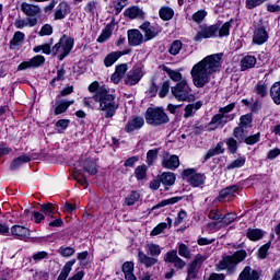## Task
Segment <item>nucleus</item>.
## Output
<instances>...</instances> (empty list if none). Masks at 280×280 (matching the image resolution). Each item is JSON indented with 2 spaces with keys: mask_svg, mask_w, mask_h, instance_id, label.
I'll use <instances>...</instances> for the list:
<instances>
[{
  "mask_svg": "<svg viewBox=\"0 0 280 280\" xmlns=\"http://www.w3.org/2000/svg\"><path fill=\"white\" fill-rule=\"evenodd\" d=\"M218 30H220V25L218 24L201 27L194 37L195 43H201L205 38H213V36H218Z\"/></svg>",
  "mask_w": 280,
  "mask_h": 280,
  "instance_id": "9d476101",
  "label": "nucleus"
},
{
  "mask_svg": "<svg viewBox=\"0 0 280 280\" xmlns=\"http://www.w3.org/2000/svg\"><path fill=\"white\" fill-rule=\"evenodd\" d=\"M182 49L183 42H180V39H175L168 48V54H171V56H178Z\"/></svg>",
  "mask_w": 280,
  "mask_h": 280,
  "instance_id": "a19ab883",
  "label": "nucleus"
},
{
  "mask_svg": "<svg viewBox=\"0 0 280 280\" xmlns=\"http://www.w3.org/2000/svg\"><path fill=\"white\" fill-rule=\"evenodd\" d=\"M237 191H240V186L226 187L219 192V198L220 200H232Z\"/></svg>",
  "mask_w": 280,
  "mask_h": 280,
  "instance_id": "5701e85b",
  "label": "nucleus"
},
{
  "mask_svg": "<svg viewBox=\"0 0 280 280\" xmlns=\"http://www.w3.org/2000/svg\"><path fill=\"white\" fill-rule=\"evenodd\" d=\"M268 40V32L264 27H258L255 30L253 35L254 45H264Z\"/></svg>",
  "mask_w": 280,
  "mask_h": 280,
  "instance_id": "412c9836",
  "label": "nucleus"
},
{
  "mask_svg": "<svg viewBox=\"0 0 280 280\" xmlns=\"http://www.w3.org/2000/svg\"><path fill=\"white\" fill-rule=\"evenodd\" d=\"M271 100L279 105L280 104V81L275 82L270 88Z\"/></svg>",
  "mask_w": 280,
  "mask_h": 280,
  "instance_id": "e433bc0d",
  "label": "nucleus"
},
{
  "mask_svg": "<svg viewBox=\"0 0 280 280\" xmlns=\"http://www.w3.org/2000/svg\"><path fill=\"white\" fill-rule=\"evenodd\" d=\"M260 137H261V133L259 132L252 135L249 137H245V140L243 141V143H246L247 145H255V143H259Z\"/></svg>",
  "mask_w": 280,
  "mask_h": 280,
  "instance_id": "4d7b16f0",
  "label": "nucleus"
},
{
  "mask_svg": "<svg viewBox=\"0 0 280 280\" xmlns=\"http://www.w3.org/2000/svg\"><path fill=\"white\" fill-rule=\"evenodd\" d=\"M159 158V149H152L147 152V164L154 165V162Z\"/></svg>",
  "mask_w": 280,
  "mask_h": 280,
  "instance_id": "09e8293b",
  "label": "nucleus"
},
{
  "mask_svg": "<svg viewBox=\"0 0 280 280\" xmlns=\"http://www.w3.org/2000/svg\"><path fill=\"white\" fill-rule=\"evenodd\" d=\"M182 178L189 183L191 187H200L207 180L205 174L196 172L195 168H185L182 173Z\"/></svg>",
  "mask_w": 280,
  "mask_h": 280,
  "instance_id": "6e6552de",
  "label": "nucleus"
},
{
  "mask_svg": "<svg viewBox=\"0 0 280 280\" xmlns=\"http://www.w3.org/2000/svg\"><path fill=\"white\" fill-rule=\"evenodd\" d=\"M128 45L130 47H139V45H143L145 43V38L143 37V33L141 31L133 28L127 32Z\"/></svg>",
  "mask_w": 280,
  "mask_h": 280,
  "instance_id": "4468645a",
  "label": "nucleus"
},
{
  "mask_svg": "<svg viewBox=\"0 0 280 280\" xmlns=\"http://www.w3.org/2000/svg\"><path fill=\"white\" fill-rule=\"evenodd\" d=\"M16 30H23V27H36L38 25L37 18L16 19L14 22Z\"/></svg>",
  "mask_w": 280,
  "mask_h": 280,
  "instance_id": "aec40b11",
  "label": "nucleus"
},
{
  "mask_svg": "<svg viewBox=\"0 0 280 280\" xmlns=\"http://www.w3.org/2000/svg\"><path fill=\"white\" fill-rule=\"evenodd\" d=\"M30 161H32V158H30V155H21L11 162L10 170L14 172L19 170L21 165H25V163H30Z\"/></svg>",
  "mask_w": 280,
  "mask_h": 280,
  "instance_id": "7c9ffc66",
  "label": "nucleus"
},
{
  "mask_svg": "<svg viewBox=\"0 0 280 280\" xmlns=\"http://www.w3.org/2000/svg\"><path fill=\"white\" fill-rule=\"evenodd\" d=\"M200 267H198V265H195V262H190L187 267V272H188V277L189 279H196L198 277V269Z\"/></svg>",
  "mask_w": 280,
  "mask_h": 280,
  "instance_id": "6e6d98bb",
  "label": "nucleus"
},
{
  "mask_svg": "<svg viewBox=\"0 0 280 280\" xmlns=\"http://www.w3.org/2000/svg\"><path fill=\"white\" fill-rule=\"evenodd\" d=\"M69 105H67L65 101H60L59 103H57V106L55 108V115H62V113H67Z\"/></svg>",
  "mask_w": 280,
  "mask_h": 280,
  "instance_id": "0e129e2a",
  "label": "nucleus"
},
{
  "mask_svg": "<svg viewBox=\"0 0 280 280\" xmlns=\"http://www.w3.org/2000/svg\"><path fill=\"white\" fill-rule=\"evenodd\" d=\"M140 30L144 34V42L148 43V40H152V38H156L159 34H161V28L153 26L150 24V22H144L140 25Z\"/></svg>",
  "mask_w": 280,
  "mask_h": 280,
  "instance_id": "ddd939ff",
  "label": "nucleus"
},
{
  "mask_svg": "<svg viewBox=\"0 0 280 280\" xmlns=\"http://www.w3.org/2000/svg\"><path fill=\"white\" fill-rule=\"evenodd\" d=\"M145 121L150 126H164V124H170V117L163 107H149L145 113Z\"/></svg>",
  "mask_w": 280,
  "mask_h": 280,
  "instance_id": "39448f33",
  "label": "nucleus"
},
{
  "mask_svg": "<svg viewBox=\"0 0 280 280\" xmlns=\"http://www.w3.org/2000/svg\"><path fill=\"white\" fill-rule=\"evenodd\" d=\"M145 124V120L143 119V117L141 116H137L132 119H129L125 130L126 132H135V130H139L141 128H143V125Z\"/></svg>",
  "mask_w": 280,
  "mask_h": 280,
  "instance_id": "f3484780",
  "label": "nucleus"
},
{
  "mask_svg": "<svg viewBox=\"0 0 280 280\" xmlns=\"http://www.w3.org/2000/svg\"><path fill=\"white\" fill-rule=\"evenodd\" d=\"M246 163V159L244 158H238L234 160L229 166L228 170H237V167H244Z\"/></svg>",
  "mask_w": 280,
  "mask_h": 280,
  "instance_id": "680f3d73",
  "label": "nucleus"
},
{
  "mask_svg": "<svg viewBox=\"0 0 280 280\" xmlns=\"http://www.w3.org/2000/svg\"><path fill=\"white\" fill-rule=\"evenodd\" d=\"M218 154H224V142H219L217 145L212 149H210L207 154L205 155L206 161H209V159L213 156H218Z\"/></svg>",
  "mask_w": 280,
  "mask_h": 280,
  "instance_id": "473e14b6",
  "label": "nucleus"
},
{
  "mask_svg": "<svg viewBox=\"0 0 280 280\" xmlns=\"http://www.w3.org/2000/svg\"><path fill=\"white\" fill-rule=\"evenodd\" d=\"M73 45H75V39L63 35L60 37L59 42L52 47L54 56H59V60H65L69 54H71V49H73Z\"/></svg>",
  "mask_w": 280,
  "mask_h": 280,
  "instance_id": "423d86ee",
  "label": "nucleus"
},
{
  "mask_svg": "<svg viewBox=\"0 0 280 280\" xmlns=\"http://www.w3.org/2000/svg\"><path fill=\"white\" fill-rule=\"evenodd\" d=\"M135 174L138 180H143V178H145L148 174V166L145 165L137 166V168L135 170Z\"/></svg>",
  "mask_w": 280,
  "mask_h": 280,
  "instance_id": "864d4df0",
  "label": "nucleus"
},
{
  "mask_svg": "<svg viewBox=\"0 0 280 280\" xmlns=\"http://www.w3.org/2000/svg\"><path fill=\"white\" fill-rule=\"evenodd\" d=\"M238 280H259V271L246 266L238 276Z\"/></svg>",
  "mask_w": 280,
  "mask_h": 280,
  "instance_id": "b1692460",
  "label": "nucleus"
},
{
  "mask_svg": "<svg viewBox=\"0 0 280 280\" xmlns=\"http://www.w3.org/2000/svg\"><path fill=\"white\" fill-rule=\"evenodd\" d=\"M162 167L165 170H178L180 166V160L178 155H172L168 152H163L161 155Z\"/></svg>",
  "mask_w": 280,
  "mask_h": 280,
  "instance_id": "9b49d317",
  "label": "nucleus"
},
{
  "mask_svg": "<svg viewBox=\"0 0 280 280\" xmlns=\"http://www.w3.org/2000/svg\"><path fill=\"white\" fill-rule=\"evenodd\" d=\"M25 40V34L21 31L14 33L13 38L10 42V49H16Z\"/></svg>",
  "mask_w": 280,
  "mask_h": 280,
  "instance_id": "72a5a7b5",
  "label": "nucleus"
},
{
  "mask_svg": "<svg viewBox=\"0 0 280 280\" xmlns=\"http://www.w3.org/2000/svg\"><path fill=\"white\" fill-rule=\"evenodd\" d=\"M237 215L235 213H228L224 217H221V221L218 222L220 226H229L232 222H235Z\"/></svg>",
  "mask_w": 280,
  "mask_h": 280,
  "instance_id": "c03bdc74",
  "label": "nucleus"
},
{
  "mask_svg": "<svg viewBox=\"0 0 280 280\" xmlns=\"http://www.w3.org/2000/svg\"><path fill=\"white\" fill-rule=\"evenodd\" d=\"M128 51H112L104 58V65L105 67H113L115 62L121 58V56H126Z\"/></svg>",
  "mask_w": 280,
  "mask_h": 280,
  "instance_id": "393cba45",
  "label": "nucleus"
},
{
  "mask_svg": "<svg viewBox=\"0 0 280 280\" xmlns=\"http://www.w3.org/2000/svg\"><path fill=\"white\" fill-rule=\"evenodd\" d=\"M226 145L231 154H235V152H237V140H235L234 138H229L226 140Z\"/></svg>",
  "mask_w": 280,
  "mask_h": 280,
  "instance_id": "338daca9",
  "label": "nucleus"
},
{
  "mask_svg": "<svg viewBox=\"0 0 280 280\" xmlns=\"http://www.w3.org/2000/svg\"><path fill=\"white\" fill-rule=\"evenodd\" d=\"M180 200H183V197H172L168 199H164L162 201H160L154 209H161V207H167L170 205H176L178 202H180Z\"/></svg>",
  "mask_w": 280,
  "mask_h": 280,
  "instance_id": "79ce46f5",
  "label": "nucleus"
},
{
  "mask_svg": "<svg viewBox=\"0 0 280 280\" xmlns=\"http://www.w3.org/2000/svg\"><path fill=\"white\" fill-rule=\"evenodd\" d=\"M121 270L125 275L126 280H137V277L135 276V262L132 261L124 262Z\"/></svg>",
  "mask_w": 280,
  "mask_h": 280,
  "instance_id": "bb28decb",
  "label": "nucleus"
},
{
  "mask_svg": "<svg viewBox=\"0 0 280 280\" xmlns=\"http://www.w3.org/2000/svg\"><path fill=\"white\" fill-rule=\"evenodd\" d=\"M160 182L162 183V185H164L165 187H172V185H174V183H176V174L172 173V172H164L161 176H160Z\"/></svg>",
  "mask_w": 280,
  "mask_h": 280,
  "instance_id": "c756f323",
  "label": "nucleus"
},
{
  "mask_svg": "<svg viewBox=\"0 0 280 280\" xmlns=\"http://www.w3.org/2000/svg\"><path fill=\"white\" fill-rule=\"evenodd\" d=\"M74 264H75V259L67 261L63 268L61 269L57 280H67L69 275L71 273V270Z\"/></svg>",
  "mask_w": 280,
  "mask_h": 280,
  "instance_id": "2f4dec72",
  "label": "nucleus"
},
{
  "mask_svg": "<svg viewBox=\"0 0 280 280\" xmlns=\"http://www.w3.org/2000/svg\"><path fill=\"white\" fill-rule=\"evenodd\" d=\"M246 259V250H237L232 256H225L223 257L219 264L218 268L219 270H228L230 275H233L235 272V267L237 264L244 261Z\"/></svg>",
  "mask_w": 280,
  "mask_h": 280,
  "instance_id": "20e7f679",
  "label": "nucleus"
},
{
  "mask_svg": "<svg viewBox=\"0 0 280 280\" xmlns=\"http://www.w3.org/2000/svg\"><path fill=\"white\" fill-rule=\"evenodd\" d=\"M247 237L252 242H259V240H261V237H264V231H261L259 229H248Z\"/></svg>",
  "mask_w": 280,
  "mask_h": 280,
  "instance_id": "ea45409f",
  "label": "nucleus"
},
{
  "mask_svg": "<svg viewBox=\"0 0 280 280\" xmlns=\"http://www.w3.org/2000/svg\"><path fill=\"white\" fill-rule=\"evenodd\" d=\"M233 110H235V103H231L224 107H221L219 109V113L224 117H235V115L229 114V113H233Z\"/></svg>",
  "mask_w": 280,
  "mask_h": 280,
  "instance_id": "8fccbe9b",
  "label": "nucleus"
},
{
  "mask_svg": "<svg viewBox=\"0 0 280 280\" xmlns=\"http://www.w3.org/2000/svg\"><path fill=\"white\" fill-rule=\"evenodd\" d=\"M178 258H179L178 252L173 249V250L166 253V255L164 257V261H166L167 264H174Z\"/></svg>",
  "mask_w": 280,
  "mask_h": 280,
  "instance_id": "bf43d9fd",
  "label": "nucleus"
},
{
  "mask_svg": "<svg viewBox=\"0 0 280 280\" xmlns=\"http://www.w3.org/2000/svg\"><path fill=\"white\" fill-rule=\"evenodd\" d=\"M45 63V57L43 55H37L33 57L30 61H24L18 66V71H25V69H36L40 65Z\"/></svg>",
  "mask_w": 280,
  "mask_h": 280,
  "instance_id": "dca6fc26",
  "label": "nucleus"
},
{
  "mask_svg": "<svg viewBox=\"0 0 280 280\" xmlns=\"http://www.w3.org/2000/svg\"><path fill=\"white\" fill-rule=\"evenodd\" d=\"M162 70L167 73L168 78H171L173 80V82H182L183 80H187L186 78L183 77V73H180V71L178 70H173L167 66H163Z\"/></svg>",
  "mask_w": 280,
  "mask_h": 280,
  "instance_id": "cd10ccee",
  "label": "nucleus"
},
{
  "mask_svg": "<svg viewBox=\"0 0 280 280\" xmlns=\"http://www.w3.org/2000/svg\"><path fill=\"white\" fill-rule=\"evenodd\" d=\"M241 71H247V69H253L257 65V58L253 55H247L241 59Z\"/></svg>",
  "mask_w": 280,
  "mask_h": 280,
  "instance_id": "a878e982",
  "label": "nucleus"
},
{
  "mask_svg": "<svg viewBox=\"0 0 280 280\" xmlns=\"http://www.w3.org/2000/svg\"><path fill=\"white\" fill-rule=\"evenodd\" d=\"M40 211L45 215H54V211H56V208L54 207V203H45L40 206Z\"/></svg>",
  "mask_w": 280,
  "mask_h": 280,
  "instance_id": "052dcab7",
  "label": "nucleus"
},
{
  "mask_svg": "<svg viewBox=\"0 0 280 280\" xmlns=\"http://www.w3.org/2000/svg\"><path fill=\"white\" fill-rule=\"evenodd\" d=\"M140 198H141V195L139 194V191L133 190L130 192L128 197H126L125 205L127 207H132V205H135V202H138Z\"/></svg>",
  "mask_w": 280,
  "mask_h": 280,
  "instance_id": "a18cd8bd",
  "label": "nucleus"
},
{
  "mask_svg": "<svg viewBox=\"0 0 280 280\" xmlns=\"http://www.w3.org/2000/svg\"><path fill=\"white\" fill-rule=\"evenodd\" d=\"M71 12V7L67 2H60L55 12V21H62Z\"/></svg>",
  "mask_w": 280,
  "mask_h": 280,
  "instance_id": "6ab92c4d",
  "label": "nucleus"
},
{
  "mask_svg": "<svg viewBox=\"0 0 280 280\" xmlns=\"http://www.w3.org/2000/svg\"><path fill=\"white\" fill-rule=\"evenodd\" d=\"M100 110L105 113V117L110 119V117H115V113H117V108H119V104L115 102V95L110 94L105 85L101 86V98H100Z\"/></svg>",
  "mask_w": 280,
  "mask_h": 280,
  "instance_id": "f03ea898",
  "label": "nucleus"
},
{
  "mask_svg": "<svg viewBox=\"0 0 280 280\" xmlns=\"http://www.w3.org/2000/svg\"><path fill=\"white\" fill-rule=\"evenodd\" d=\"M59 255H61V257H73V255H75V248L73 247H60L58 249Z\"/></svg>",
  "mask_w": 280,
  "mask_h": 280,
  "instance_id": "13d9d810",
  "label": "nucleus"
},
{
  "mask_svg": "<svg viewBox=\"0 0 280 280\" xmlns=\"http://www.w3.org/2000/svg\"><path fill=\"white\" fill-rule=\"evenodd\" d=\"M70 120L69 119H60L56 122V128H58V132H65L69 128Z\"/></svg>",
  "mask_w": 280,
  "mask_h": 280,
  "instance_id": "e2e57ef3",
  "label": "nucleus"
},
{
  "mask_svg": "<svg viewBox=\"0 0 280 280\" xmlns=\"http://www.w3.org/2000/svg\"><path fill=\"white\" fill-rule=\"evenodd\" d=\"M21 11L23 12V14H25V16H27V19H37V23L38 18L40 16V14H43L40 7L27 2H22Z\"/></svg>",
  "mask_w": 280,
  "mask_h": 280,
  "instance_id": "f8f14e48",
  "label": "nucleus"
},
{
  "mask_svg": "<svg viewBox=\"0 0 280 280\" xmlns=\"http://www.w3.org/2000/svg\"><path fill=\"white\" fill-rule=\"evenodd\" d=\"M125 16H128V19H144L145 13L139 7H131L125 10Z\"/></svg>",
  "mask_w": 280,
  "mask_h": 280,
  "instance_id": "c85d7f7f",
  "label": "nucleus"
},
{
  "mask_svg": "<svg viewBox=\"0 0 280 280\" xmlns=\"http://www.w3.org/2000/svg\"><path fill=\"white\" fill-rule=\"evenodd\" d=\"M221 67L222 54H213L203 58L190 71L194 85L197 89H203L206 84L211 82V75L218 73Z\"/></svg>",
  "mask_w": 280,
  "mask_h": 280,
  "instance_id": "f257e3e1",
  "label": "nucleus"
},
{
  "mask_svg": "<svg viewBox=\"0 0 280 280\" xmlns=\"http://www.w3.org/2000/svg\"><path fill=\"white\" fill-rule=\"evenodd\" d=\"M101 97H102V89H100L98 92H96L92 96L84 97L83 105L85 106V108H90V110H93L95 109V106L100 104Z\"/></svg>",
  "mask_w": 280,
  "mask_h": 280,
  "instance_id": "a211bd4d",
  "label": "nucleus"
},
{
  "mask_svg": "<svg viewBox=\"0 0 280 280\" xmlns=\"http://www.w3.org/2000/svg\"><path fill=\"white\" fill-rule=\"evenodd\" d=\"M145 254L143 250L138 252V261L145 268H152L159 264V256L162 253L161 246L159 244L149 243L145 245ZM150 255V256H148Z\"/></svg>",
  "mask_w": 280,
  "mask_h": 280,
  "instance_id": "7ed1b4c3",
  "label": "nucleus"
},
{
  "mask_svg": "<svg viewBox=\"0 0 280 280\" xmlns=\"http://www.w3.org/2000/svg\"><path fill=\"white\" fill-rule=\"evenodd\" d=\"M11 235L18 240H27L30 237V230L23 225H13L11 228Z\"/></svg>",
  "mask_w": 280,
  "mask_h": 280,
  "instance_id": "4be33fe9",
  "label": "nucleus"
},
{
  "mask_svg": "<svg viewBox=\"0 0 280 280\" xmlns=\"http://www.w3.org/2000/svg\"><path fill=\"white\" fill-rule=\"evenodd\" d=\"M141 78H143V69L133 68L127 73L125 84L128 86H135V84H139V82H141Z\"/></svg>",
  "mask_w": 280,
  "mask_h": 280,
  "instance_id": "2eb2a0df",
  "label": "nucleus"
},
{
  "mask_svg": "<svg viewBox=\"0 0 280 280\" xmlns=\"http://www.w3.org/2000/svg\"><path fill=\"white\" fill-rule=\"evenodd\" d=\"M233 137L236 138L238 143H244V141L246 139V131H244V127L238 126V127L234 128Z\"/></svg>",
  "mask_w": 280,
  "mask_h": 280,
  "instance_id": "de8ad7c7",
  "label": "nucleus"
},
{
  "mask_svg": "<svg viewBox=\"0 0 280 280\" xmlns=\"http://www.w3.org/2000/svg\"><path fill=\"white\" fill-rule=\"evenodd\" d=\"M231 33V22H225L221 27L219 26L218 36L220 38H224V36H229Z\"/></svg>",
  "mask_w": 280,
  "mask_h": 280,
  "instance_id": "3c124183",
  "label": "nucleus"
},
{
  "mask_svg": "<svg viewBox=\"0 0 280 280\" xmlns=\"http://www.w3.org/2000/svg\"><path fill=\"white\" fill-rule=\"evenodd\" d=\"M252 124H253V116L250 114L241 116L240 125H238L241 128H250Z\"/></svg>",
  "mask_w": 280,
  "mask_h": 280,
  "instance_id": "603ef678",
  "label": "nucleus"
},
{
  "mask_svg": "<svg viewBox=\"0 0 280 280\" xmlns=\"http://www.w3.org/2000/svg\"><path fill=\"white\" fill-rule=\"evenodd\" d=\"M178 255L184 259H191V249L185 243L178 245Z\"/></svg>",
  "mask_w": 280,
  "mask_h": 280,
  "instance_id": "37998d69",
  "label": "nucleus"
},
{
  "mask_svg": "<svg viewBox=\"0 0 280 280\" xmlns=\"http://www.w3.org/2000/svg\"><path fill=\"white\" fill-rule=\"evenodd\" d=\"M198 108H200V105L188 104L185 107V114H184L185 119H189V117H194V114L196 113V110H198Z\"/></svg>",
  "mask_w": 280,
  "mask_h": 280,
  "instance_id": "5fc2aeb1",
  "label": "nucleus"
},
{
  "mask_svg": "<svg viewBox=\"0 0 280 280\" xmlns=\"http://www.w3.org/2000/svg\"><path fill=\"white\" fill-rule=\"evenodd\" d=\"M159 16L162 21H172L174 19V9L172 7H161Z\"/></svg>",
  "mask_w": 280,
  "mask_h": 280,
  "instance_id": "f704fd0d",
  "label": "nucleus"
},
{
  "mask_svg": "<svg viewBox=\"0 0 280 280\" xmlns=\"http://www.w3.org/2000/svg\"><path fill=\"white\" fill-rule=\"evenodd\" d=\"M171 93L177 100V102H189L192 97L191 88L187 80L176 83L175 86L171 88Z\"/></svg>",
  "mask_w": 280,
  "mask_h": 280,
  "instance_id": "0eeeda50",
  "label": "nucleus"
},
{
  "mask_svg": "<svg viewBox=\"0 0 280 280\" xmlns=\"http://www.w3.org/2000/svg\"><path fill=\"white\" fill-rule=\"evenodd\" d=\"M167 93H170V81H164L162 83L161 90L159 92L160 97H166Z\"/></svg>",
  "mask_w": 280,
  "mask_h": 280,
  "instance_id": "774afa93",
  "label": "nucleus"
},
{
  "mask_svg": "<svg viewBox=\"0 0 280 280\" xmlns=\"http://www.w3.org/2000/svg\"><path fill=\"white\" fill-rule=\"evenodd\" d=\"M167 222V223H166ZM166 222H162L160 224H158L150 233L151 237H154L156 235H161V233H163V231H165V229H170V226H172V219L167 218Z\"/></svg>",
  "mask_w": 280,
  "mask_h": 280,
  "instance_id": "c9c22d12",
  "label": "nucleus"
},
{
  "mask_svg": "<svg viewBox=\"0 0 280 280\" xmlns=\"http://www.w3.org/2000/svg\"><path fill=\"white\" fill-rule=\"evenodd\" d=\"M207 16V11L205 10H199L192 15V21L195 23H202L205 21V18Z\"/></svg>",
  "mask_w": 280,
  "mask_h": 280,
  "instance_id": "69168bd1",
  "label": "nucleus"
},
{
  "mask_svg": "<svg viewBox=\"0 0 280 280\" xmlns=\"http://www.w3.org/2000/svg\"><path fill=\"white\" fill-rule=\"evenodd\" d=\"M235 116H224L220 112L215 114L210 122L206 125L207 132H213V130H218V128H224L228 121H233Z\"/></svg>",
  "mask_w": 280,
  "mask_h": 280,
  "instance_id": "1a4fd4ad",
  "label": "nucleus"
},
{
  "mask_svg": "<svg viewBox=\"0 0 280 280\" xmlns=\"http://www.w3.org/2000/svg\"><path fill=\"white\" fill-rule=\"evenodd\" d=\"M49 257V253L42 250L33 254L30 259L31 264H38V261H43V259H47Z\"/></svg>",
  "mask_w": 280,
  "mask_h": 280,
  "instance_id": "49530a36",
  "label": "nucleus"
},
{
  "mask_svg": "<svg viewBox=\"0 0 280 280\" xmlns=\"http://www.w3.org/2000/svg\"><path fill=\"white\" fill-rule=\"evenodd\" d=\"M113 30H115V25L113 23L107 24L98 36L97 43H106V39L113 35Z\"/></svg>",
  "mask_w": 280,
  "mask_h": 280,
  "instance_id": "4c0bfd02",
  "label": "nucleus"
},
{
  "mask_svg": "<svg viewBox=\"0 0 280 280\" xmlns=\"http://www.w3.org/2000/svg\"><path fill=\"white\" fill-rule=\"evenodd\" d=\"M254 93L260 97H266L268 95V83L266 81H259L254 88Z\"/></svg>",
  "mask_w": 280,
  "mask_h": 280,
  "instance_id": "58836bf2",
  "label": "nucleus"
}]
</instances>
